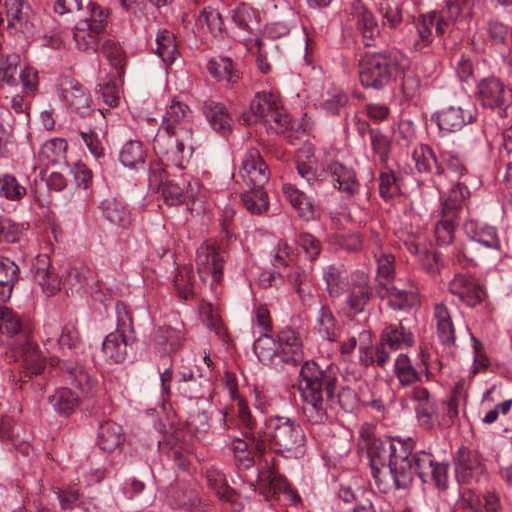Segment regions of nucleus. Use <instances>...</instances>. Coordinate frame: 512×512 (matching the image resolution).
Returning <instances> with one entry per match:
<instances>
[{"mask_svg":"<svg viewBox=\"0 0 512 512\" xmlns=\"http://www.w3.org/2000/svg\"><path fill=\"white\" fill-rule=\"evenodd\" d=\"M411 439L402 441L395 438H371L368 443V456L373 478L380 487L396 489L408 487L416 474L424 483L435 485L439 490L448 487V465L437 463L425 451L412 454Z\"/></svg>","mask_w":512,"mask_h":512,"instance_id":"f257e3e1","label":"nucleus"},{"mask_svg":"<svg viewBox=\"0 0 512 512\" xmlns=\"http://www.w3.org/2000/svg\"><path fill=\"white\" fill-rule=\"evenodd\" d=\"M299 391L304 401L303 411L311 423H322L327 418V409L335 404L345 407L346 396H354L350 389L338 391L337 369L325 370L314 361H306L300 371Z\"/></svg>","mask_w":512,"mask_h":512,"instance_id":"f03ea898","label":"nucleus"},{"mask_svg":"<svg viewBox=\"0 0 512 512\" xmlns=\"http://www.w3.org/2000/svg\"><path fill=\"white\" fill-rule=\"evenodd\" d=\"M191 111L178 100H172L163 116L161 128L154 137L153 149L162 160L177 168L192 154L193 134L190 124Z\"/></svg>","mask_w":512,"mask_h":512,"instance_id":"7ed1b4c3","label":"nucleus"},{"mask_svg":"<svg viewBox=\"0 0 512 512\" xmlns=\"http://www.w3.org/2000/svg\"><path fill=\"white\" fill-rule=\"evenodd\" d=\"M0 333L7 335L11 341L14 355L22 359L24 375L23 384L28 383L24 378H31L44 372L46 357L40 351L31 335V329L23 325L19 316L10 308L0 306Z\"/></svg>","mask_w":512,"mask_h":512,"instance_id":"20e7f679","label":"nucleus"},{"mask_svg":"<svg viewBox=\"0 0 512 512\" xmlns=\"http://www.w3.org/2000/svg\"><path fill=\"white\" fill-rule=\"evenodd\" d=\"M266 446L288 459H297L305 454L306 435L302 426L293 418L271 416L265 422Z\"/></svg>","mask_w":512,"mask_h":512,"instance_id":"39448f33","label":"nucleus"},{"mask_svg":"<svg viewBox=\"0 0 512 512\" xmlns=\"http://www.w3.org/2000/svg\"><path fill=\"white\" fill-rule=\"evenodd\" d=\"M466 229L472 236L455 255L460 265L477 266L499 256L501 244L494 227L470 222Z\"/></svg>","mask_w":512,"mask_h":512,"instance_id":"423d86ee","label":"nucleus"},{"mask_svg":"<svg viewBox=\"0 0 512 512\" xmlns=\"http://www.w3.org/2000/svg\"><path fill=\"white\" fill-rule=\"evenodd\" d=\"M399 69L395 53L388 50L368 51L359 62L360 82L366 88L381 90L394 80Z\"/></svg>","mask_w":512,"mask_h":512,"instance_id":"0eeeda50","label":"nucleus"},{"mask_svg":"<svg viewBox=\"0 0 512 512\" xmlns=\"http://www.w3.org/2000/svg\"><path fill=\"white\" fill-rule=\"evenodd\" d=\"M413 344L414 335L402 322L389 323L381 332L380 343L375 350L374 357L371 348L360 347V350L365 353V358L361 357V361L366 365L376 362L378 366L384 367L393 351L411 347Z\"/></svg>","mask_w":512,"mask_h":512,"instance_id":"6e6552de","label":"nucleus"},{"mask_svg":"<svg viewBox=\"0 0 512 512\" xmlns=\"http://www.w3.org/2000/svg\"><path fill=\"white\" fill-rule=\"evenodd\" d=\"M439 163L443 166V178L435 177L434 184L440 191L447 193V197L461 192L464 202L470 195L467 187L469 175L464 162L459 155L450 151H442Z\"/></svg>","mask_w":512,"mask_h":512,"instance_id":"1a4fd4ad","label":"nucleus"},{"mask_svg":"<svg viewBox=\"0 0 512 512\" xmlns=\"http://www.w3.org/2000/svg\"><path fill=\"white\" fill-rule=\"evenodd\" d=\"M117 328L114 332L108 334L102 343L104 354L114 363H121L127 356V348L130 344V338L127 332L133 330L132 313L124 302L116 304Z\"/></svg>","mask_w":512,"mask_h":512,"instance_id":"9d476101","label":"nucleus"},{"mask_svg":"<svg viewBox=\"0 0 512 512\" xmlns=\"http://www.w3.org/2000/svg\"><path fill=\"white\" fill-rule=\"evenodd\" d=\"M88 17L80 20L73 29V38L78 49L96 51L100 36L106 26L108 13L102 7L88 2Z\"/></svg>","mask_w":512,"mask_h":512,"instance_id":"9b49d317","label":"nucleus"},{"mask_svg":"<svg viewBox=\"0 0 512 512\" xmlns=\"http://www.w3.org/2000/svg\"><path fill=\"white\" fill-rule=\"evenodd\" d=\"M463 194L461 192L446 197L442 210L441 218L434 227V234L438 245H448L454 238V229L460 214L463 211Z\"/></svg>","mask_w":512,"mask_h":512,"instance_id":"f8f14e48","label":"nucleus"},{"mask_svg":"<svg viewBox=\"0 0 512 512\" xmlns=\"http://www.w3.org/2000/svg\"><path fill=\"white\" fill-rule=\"evenodd\" d=\"M8 29L28 39L36 34V17L26 0H5Z\"/></svg>","mask_w":512,"mask_h":512,"instance_id":"ddd939ff","label":"nucleus"},{"mask_svg":"<svg viewBox=\"0 0 512 512\" xmlns=\"http://www.w3.org/2000/svg\"><path fill=\"white\" fill-rule=\"evenodd\" d=\"M478 98L483 107L499 109V114L506 116L512 106V89L494 77L486 78L478 84Z\"/></svg>","mask_w":512,"mask_h":512,"instance_id":"4468645a","label":"nucleus"},{"mask_svg":"<svg viewBox=\"0 0 512 512\" xmlns=\"http://www.w3.org/2000/svg\"><path fill=\"white\" fill-rule=\"evenodd\" d=\"M321 170L326 177L330 178L333 187L340 192L349 197L358 193L360 184L355 171L351 167L332 158L325 157L321 162Z\"/></svg>","mask_w":512,"mask_h":512,"instance_id":"2eb2a0df","label":"nucleus"},{"mask_svg":"<svg viewBox=\"0 0 512 512\" xmlns=\"http://www.w3.org/2000/svg\"><path fill=\"white\" fill-rule=\"evenodd\" d=\"M346 315L355 317L362 313L372 297L369 277L363 271H355L350 276V286L347 288Z\"/></svg>","mask_w":512,"mask_h":512,"instance_id":"dca6fc26","label":"nucleus"},{"mask_svg":"<svg viewBox=\"0 0 512 512\" xmlns=\"http://www.w3.org/2000/svg\"><path fill=\"white\" fill-rule=\"evenodd\" d=\"M455 472L459 483L479 482L485 467L480 455L466 447H460L454 455Z\"/></svg>","mask_w":512,"mask_h":512,"instance_id":"f3484780","label":"nucleus"},{"mask_svg":"<svg viewBox=\"0 0 512 512\" xmlns=\"http://www.w3.org/2000/svg\"><path fill=\"white\" fill-rule=\"evenodd\" d=\"M239 173L249 188H263L270 175L268 165L263 160L259 150L254 147L246 151Z\"/></svg>","mask_w":512,"mask_h":512,"instance_id":"a211bd4d","label":"nucleus"},{"mask_svg":"<svg viewBox=\"0 0 512 512\" xmlns=\"http://www.w3.org/2000/svg\"><path fill=\"white\" fill-rule=\"evenodd\" d=\"M277 349L279 363L297 366L304 360L302 340L299 334L289 327L279 331Z\"/></svg>","mask_w":512,"mask_h":512,"instance_id":"6ab92c4d","label":"nucleus"},{"mask_svg":"<svg viewBox=\"0 0 512 512\" xmlns=\"http://www.w3.org/2000/svg\"><path fill=\"white\" fill-rule=\"evenodd\" d=\"M448 290L469 307H475L482 301L481 286L472 275L467 273H456L449 281Z\"/></svg>","mask_w":512,"mask_h":512,"instance_id":"aec40b11","label":"nucleus"},{"mask_svg":"<svg viewBox=\"0 0 512 512\" xmlns=\"http://www.w3.org/2000/svg\"><path fill=\"white\" fill-rule=\"evenodd\" d=\"M376 293L381 299H386L387 304L393 310L406 311L419 304L417 292L413 290L400 289L392 282H379L376 286Z\"/></svg>","mask_w":512,"mask_h":512,"instance_id":"412c9836","label":"nucleus"},{"mask_svg":"<svg viewBox=\"0 0 512 512\" xmlns=\"http://www.w3.org/2000/svg\"><path fill=\"white\" fill-rule=\"evenodd\" d=\"M224 258L220 250L212 244L201 245L196 252L197 274L200 279L212 275L214 282H219L222 276Z\"/></svg>","mask_w":512,"mask_h":512,"instance_id":"4be33fe9","label":"nucleus"},{"mask_svg":"<svg viewBox=\"0 0 512 512\" xmlns=\"http://www.w3.org/2000/svg\"><path fill=\"white\" fill-rule=\"evenodd\" d=\"M280 101L276 94L258 92L250 102L249 111L242 113L241 120L247 125L262 124Z\"/></svg>","mask_w":512,"mask_h":512,"instance_id":"5701e85b","label":"nucleus"},{"mask_svg":"<svg viewBox=\"0 0 512 512\" xmlns=\"http://www.w3.org/2000/svg\"><path fill=\"white\" fill-rule=\"evenodd\" d=\"M410 398L415 402L418 422L426 429H431L439 423L434 401L429 391L423 387H414L409 393Z\"/></svg>","mask_w":512,"mask_h":512,"instance_id":"b1692460","label":"nucleus"},{"mask_svg":"<svg viewBox=\"0 0 512 512\" xmlns=\"http://www.w3.org/2000/svg\"><path fill=\"white\" fill-rule=\"evenodd\" d=\"M155 183L156 186L159 187L162 193V197L164 202L169 206H175L181 204L186 195L188 197H194L193 189H187L185 192L186 186L190 187V183H187L184 179L175 180L169 179L166 176L161 177L159 183L157 176L154 175L150 178V185Z\"/></svg>","mask_w":512,"mask_h":512,"instance_id":"393cba45","label":"nucleus"},{"mask_svg":"<svg viewBox=\"0 0 512 512\" xmlns=\"http://www.w3.org/2000/svg\"><path fill=\"white\" fill-rule=\"evenodd\" d=\"M207 70L213 78L229 88H234L241 78L238 65L228 57H215L209 60Z\"/></svg>","mask_w":512,"mask_h":512,"instance_id":"a878e982","label":"nucleus"},{"mask_svg":"<svg viewBox=\"0 0 512 512\" xmlns=\"http://www.w3.org/2000/svg\"><path fill=\"white\" fill-rule=\"evenodd\" d=\"M62 99L72 111L81 116L90 112V94L80 83L74 80H68L63 84Z\"/></svg>","mask_w":512,"mask_h":512,"instance_id":"bb28decb","label":"nucleus"},{"mask_svg":"<svg viewBox=\"0 0 512 512\" xmlns=\"http://www.w3.org/2000/svg\"><path fill=\"white\" fill-rule=\"evenodd\" d=\"M202 110L207 121L215 131L222 135L231 132L232 117L223 103L207 100L204 101Z\"/></svg>","mask_w":512,"mask_h":512,"instance_id":"cd10ccee","label":"nucleus"},{"mask_svg":"<svg viewBox=\"0 0 512 512\" xmlns=\"http://www.w3.org/2000/svg\"><path fill=\"white\" fill-rule=\"evenodd\" d=\"M202 281L191 265H184L174 277L175 290L180 298L188 300L198 293Z\"/></svg>","mask_w":512,"mask_h":512,"instance_id":"c85d7f7f","label":"nucleus"},{"mask_svg":"<svg viewBox=\"0 0 512 512\" xmlns=\"http://www.w3.org/2000/svg\"><path fill=\"white\" fill-rule=\"evenodd\" d=\"M412 157L418 173L431 175L433 180L435 177L443 178V166L439 163L440 160L437 159L435 153L429 146L420 145L416 147Z\"/></svg>","mask_w":512,"mask_h":512,"instance_id":"c756f323","label":"nucleus"},{"mask_svg":"<svg viewBox=\"0 0 512 512\" xmlns=\"http://www.w3.org/2000/svg\"><path fill=\"white\" fill-rule=\"evenodd\" d=\"M473 119L471 111L464 110L462 107L451 106L437 115V125L439 129L446 133L459 131L464 125L470 123Z\"/></svg>","mask_w":512,"mask_h":512,"instance_id":"7c9ffc66","label":"nucleus"},{"mask_svg":"<svg viewBox=\"0 0 512 512\" xmlns=\"http://www.w3.org/2000/svg\"><path fill=\"white\" fill-rule=\"evenodd\" d=\"M44 345L47 351L56 348L58 352L56 356L71 357L79 349V333L73 327H64L56 340L49 337L44 342Z\"/></svg>","mask_w":512,"mask_h":512,"instance_id":"2f4dec72","label":"nucleus"},{"mask_svg":"<svg viewBox=\"0 0 512 512\" xmlns=\"http://www.w3.org/2000/svg\"><path fill=\"white\" fill-rule=\"evenodd\" d=\"M34 278L47 296H52L60 290L61 280L50 269L49 259L45 256L38 258L34 264Z\"/></svg>","mask_w":512,"mask_h":512,"instance_id":"473e14b6","label":"nucleus"},{"mask_svg":"<svg viewBox=\"0 0 512 512\" xmlns=\"http://www.w3.org/2000/svg\"><path fill=\"white\" fill-rule=\"evenodd\" d=\"M125 436L122 427L112 421H106L98 429V445L106 452H112L123 444Z\"/></svg>","mask_w":512,"mask_h":512,"instance_id":"72a5a7b5","label":"nucleus"},{"mask_svg":"<svg viewBox=\"0 0 512 512\" xmlns=\"http://www.w3.org/2000/svg\"><path fill=\"white\" fill-rule=\"evenodd\" d=\"M314 329L319 336L329 342L336 341L339 334V324L328 306L322 305L315 318Z\"/></svg>","mask_w":512,"mask_h":512,"instance_id":"f704fd0d","label":"nucleus"},{"mask_svg":"<svg viewBox=\"0 0 512 512\" xmlns=\"http://www.w3.org/2000/svg\"><path fill=\"white\" fill-rule=\"evenodd\" d=\"M19 278V267L6 257H0V303L10 299L15 282Z\"/></svg>","mask_w":512,"mask_h":512,"instance_id":"c9c22d12","label":"nucleus"},{"mask_svg":"<svg viewBox=\"0 0 512 512\" xmlns=\"http://www.w3.org/2000/svg\"><path fill=\"white\" fill-rule=\"evenodd\" d=\"M324 279L331 297H339L350 286V278L342 265L328 266L324 271Z\"/></svg>","mask_w":512,"mask_h":512,"instance_id":"e433bc0d","label":"nucleus"},{"mask_svg":"<svg viewBox=\"0 0 512 512\" xmlns=\"http://www.w3.org/2000/svg\"><path fill=\"white\" fill-rule=\"evenodd\" d=\"M48 401L54 411L61 416H69L79 405V396L69 388L57 389Z\"/></svg>","mask_w":512,"mask_h":512,"instance_id":"4c0bfd02","label":"nucleus"},{"mask_svg":"<svg viewBox=\"0 0 512 512\" xmlns=\"http://www.w3.org/2000/svg\"><path fill=\"white\" fill-rule=\"evenodd\" d=\"M434 317L440 341L445 345L453 344L455 342V330L451 314L446 305L443 303L436 304L434 307Z\"/></svg>","mask_w":512,"mask_h":512,"instance_id":"58836bf2","label":"nucleus"},{"mask_svg":"<svg viewBox=\"0 0 512 512\" xmlns=\"http://www.w3.org/2000/svg\"><path fill=\"white\" fill-rule=\"evenodd\" d=\"M231 19L240 30L249 34L258 29V11L246 3H240L231 11Z\"/></svg>","mask_w":512,"mask_h":512,"instance_id":"ea45409f","label":"nucleus"},{"mask_svg":"<svg viewBox=\"0 0 512 512\" xmlns=\"http://www.w3.org/2000/svg\"><path fill=\"white\" fill-rule=\"evenodd\" d=\"M356 25L365 46H373L380 35V29L372 12L361 9L356 14Z\"/></svg>","mask_w":512,"mask_h":512,"instance_id":"a19ab883","label":"nucleus"},{"mask_svg":"<svg viewBox=\"0 0 512 512\" xmlns=\"http://www.w3.org/2000/svg\"><path fill=\"white\" fill-rule=\"evenodd\" d=\"M99 209L103 217L112 224L125 227L130 222L126 206L115 198L103 200L99 205Z\"/></svg>","mask_w":512,"mask_h":512,"instance_id":"79ce46f5","label":"nucleus"},{"mask_svg":"<svg viewBox=\"0 0 512 512\" xmlns=\"http://www.w3.org/2000/svg\"><path fill=\"white\" fill-rule=\"evenodd\" d=\"M206 481L208 487L220 500L233 501L234 490L228 486L225 475L221 470L215 467L208 468L206 470Z\"/></svg>","mask_w":512,"mask_h":512,"instance_id":"37998d69","label":"nucleus"},{"mask_svg":"<svg viewBox=\"0 0 512 512\" xmlns=\"http://www.w3.org/2000/svg\"><path fill=\"white\" fill-rule=\"evenodd\" d=\"M241 200L248 212L261 215L268 210L269 199L263 188L250 187L241 194Z\"/></svg>","mask_w":512,"mask_h":512,"instance_id":"c03bdc74","label":"nucleus"},{"mask_svg":"<svg viewBox=\"0 0 512 512\" xmlns=\"http://www.w3.org/2000/svg\"><path fill=\"white\" fill-rule=\"evenodd\" d=\"M176 389L181 396L187 399H201L210 395V381L199 374L187 383H178Z\"/></svg>","mask_w":512,"mask_h":512,"instance_id":"a18cd8bd","label":"nucleus"},{"mask_svg":"<svg viewBox=\"0 0 512 512\" xmlns=\"http://www.w3.org/2000/svg\"><path fill=\"white\" fill-rule=\"evenodd\" d=\"M66 150V141L61 138H54L42 145L39 158L45 165L60 163L65 160Z\"/></svg>","mask_w":512,"mask_h":512,"instance_id":"49530a36","label":"nucleus"},{"mask_svg":"<svg viewBox=\"0 0 512 512\" xmlns=\"http://www.w3.org/2000/svg\"><path fill=\"white\" fill-rule=\"evenodd\" d=\"M64 284L69 285L72 290L77 292H88L93 288V272L87 267L71 268L67 271Z\"/></svg>","mask_w":512,"mask_h":512,"instance_id":"de8ad7c7","label":"nucleus"},{"mask_svg":"<svg viewBox=\"0 0 512 512\" xmlns=\"http://www.w3.org/2000/svg\"><path fill=\"white\" fill-rule=\"evenodd\" d=\"M394 374L402 387L413 385L420 380V375L406 354H399L394 364Z\"/></svg>","mask_w":512,"mask_h":512,"instance_id":"09e8293b","label":"nucleus"},{"mask_svg":"<svg viewBox=\"0 0 512 512\" xmlns=\"http://www.w3.org/2000/svg\"><path fill=\"white\" fill-rule=\"evenodd\" d=\"M156 44L157 54L168 64L172 63L179 54L174 34L166 29L157 33Z\"/></svg>","mask_w":512,"mask_h":512,"instance_id":"8fccbe9b","label":"nucleus"},{"mask_svg":"<svg viewBox=\"0 0 512 512\" xmlns=\"http://www.w3.org/2000/svg\"><path fill=\"white\" fill-rule=\"evenodd\" d=\"M403 243L407 250L413 255L424 253L426 262H423V266L430 274L439 272L436 254L425 250L420 236H408L407 239L403 240Z\"/></svg>","mask_w":512,"mask_h":512,"instance_id":"3c124183","label":"nucleus"},{"mask_svg":"<svg viewBox=\"0 0 512 512\" xmlns=\"http://www.w3.org/2000/svg\"><path fill=\"white\" fill-rule=\"evenodd\" d=\"M253 349L260 361L279 363L277 342H275L268 332H264L254 341Z\"/></svg>","mask_w":512,"mask_h":512,"instance_id":"603ef678","label":"nucleus"},{"mask_svg":"<svg viewBox=\"0 0 512 512\" xmlns=\"http://www.w3.org/2000/svg\"><path fill=\"white\" fill-rule=\"evenodd\" d=\"M268 132L280 134L290 128L291 121L290 117L284 109L282 102L276 106L264 122L261 124Z\"/></svg>","mask_w":512,"mask_h":512,"instance_id":"864d4df0","label":"nucleus"},{"mask_svg":"<svg viewBox=\"0 0 512 512\" xmlns=\"http://www.w3.org/2000/svg\"><path fill=\"white\" fill-rule=\"evenodd\" d=\"M283 193L291 205L298 210L299 215L309 219L312 214V205L307 201L305 195L292 184L283 185Z\"/></svg>","mask_w":512,"mask_h":512,"instance_id":"5fc2aeb1","label":"nucleus"},{"mask_svg":"<svg viewBox=\"0 0 512 512\" xmlns=\"http://www.w3.org/2000/svg\"><path fill=\"white\" fill-rule=\"evenodd\" d=\"M26 193V188L18 182L14 175L5 173L0 176V197L9 201H20Z\"/></svg>","mask_w":512,"mask_h":512,"instance_id":"6e6d98bb","label":"nucleus"},{"mask_svg":"<svg viewBox=\"0 0 512 512\" xmlns=\"http://www.w3.org/2000/svg\"><path fill=\"white\" fill-rule=\"evenodd\" d=\"M436 19V12H431L427 15L419 16L416 22L418 40L414 43V48L417 51H422L432 41L431 28Z\"/></svg>","mask_w":512,"mask_h":512,"instance_id":"4d7b16f0","label":"nucleus"},{"mask_svg":"<svg viewBox=\"0 0 512 512\" xmlns=\"http://www.w3.org/2000/svg\"><path fill=\"white\" fill-rule=\"evenodd\" d=\"M227 384L231 397L236 401L237 414L240 422L244 425L245 428L251 430L254 427L255 420L251 415L246 401L237 394V385L235 383V379L231 375H228Z\"/></svg>","mask_w":512,"mask_h":512,"instance_id":"13d9d810","label":"nucleus"},{"mask_svg":"<svg viewBox=\"0 0 512 512\" xmlns=\"http://www.w3.org/2000/svg\"><path fill=\"white\" fill-rule=\"evenodd\" d=\"M245 439L235 438L232 441V450L234 455L238 453H245L249 449H253L254 453L261 456L266 450L265 441L261 436L254 433L247 432L244 434Z\"/></svg>","mask_w":512,"mask_h":512,"instance_id":"bf43d9fd","label":"nucleus"},{"mask_svg":"<svg viewBox=\"0 0 512 512\" xmlns=\"http://www.w3.org/2000/svg\"><path fill=\"white\" fill-rule=\"evenodd\" d=\"M155 341L158 345L163 346L164 351H176L182 345L183 336L178 329L170 326L160 327L156 332Z\"/></svg>","mask_w":512,"mask_h":512,"instance_id":"052dcab7","label":"nucleus"},{"mask_svg":"<svg viewBox=\"0 0 512 512\" xmlns=\"http://www.w3.org/2000/svg\"><path fill=\"white\" fill-rule=\"evenodd\" d=\"M121 163L126 167H134L144 162V150L141 142L130 140L126 142L119 155Z\"/></svg>","mask_w":512,"mask_h":512,"instance_id":"680f3d73","label":"nucleus"},{"mask_svg":"<svg viewBox=\"0 0 512 512\" xmlns=\"http://www.w3.org/2000/svg\"><path fill=\"white\" fill-rule=\"evenodd\" d=\"M51 366L61 365V369L65 370L77 383L79 387H82L88 381V375L76 362H72L69 359L61 356H52L49 358Z\"/></svg>","mask_w":512,"mask_h":512,"instance_id":"e2e57ef3","label":"nucleus"},{"mask_svg":"<svg viewBox=\"0 0 512 512\" xmlns=\"http://www.w3.org/2000/svg\"><path fill=\"white\" fill-rule=\"evenodd\" d=\"M20 63V56L18 54H8L0 61V81L8 86L18 84L16 77L17 68Z\"/></svg>","mask_w":512,"mask_h":512,"instance_id":"0e129e2a","label":"nucleus"},{"mask_svg":"<svg viewBox=\"0 0 512 512\" xmlns=\"http://www.w3.org/2000/svg\"><path fill=\"white\" fill-rule=\"evenodd\" d=\"M102 52L110 65L118 71V74L120 75L123 73L125 66V54L119 43L111 39L105 40L102 45Z\"/></svg>","mask_w":512,"mask_h":512,"instance_id":"69168bd1","label":"nucleus"},{"mask_svg":"<svg viewBox=\"0 0 512 512\" xmlns=\"http://www.w3.org/2000/svg\"><path fill=\"white\" fill-rule=\"evenodd\" d=\"M24 226L0 215V247L19 241Z\"/></svg>","mask_w":512,"mask_h":512,"instance_id":"338daca9","label":"nucleus"},{"mask_svg":"<svg viewBox=\"0 0 512 512\" xmlns=\"http://www.w3.org/2000/svg\"><path fill=\"white\" fill-rule=\"evenodd\" d=\"M377 262V280L391 282L394 275V256L390 253L379 250L374 253Z\"/></svg>","mask_w":512,"mask_h":512,"instance_id":"774afa93","label":"nucleus"}]
</instances>
